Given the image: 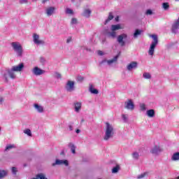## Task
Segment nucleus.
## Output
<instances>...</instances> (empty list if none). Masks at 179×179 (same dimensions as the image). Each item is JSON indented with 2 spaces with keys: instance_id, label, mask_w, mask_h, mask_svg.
<instances>
[{
  "instance_id": "1",
  "label": "nucleus",
  "mask_w": 179,
  "mask_h": 179,
  "mask_svg": "<svg viewBox=\"0 0 179 179\" xmlns=\"http://www.w3.org/2000/svg\"><path fill=\"white\" fill-rule=\"evenodd\" d=\"M106 128L105 131L104 141H108L110 138H113V136L114 135V129L113 128V126L108 122H106Z\"/></svg>"
},
{
  "instance_id": "2",
  "label": "nucleus",
  "mask_w": 179,
  "mask_h": 179,
  "mask_svg": "<svg viewBox=\"0 0 179 179\" xmlns=\"http://www.w3.org/2000/svg\"><path fill=\"white\" fill-rule=\"evenodd\" d=\"M11 45L14 51H15V52L17 54L18 57H22V54H23V48H22V45H20L19 42H13Z\"/></svg>"
},
{
  "instance_id": "3",
  "label": "nucleus",
  "mask_w": 179,
  "mask_h": 179,
  "mask_svg": "<svg viewBox=\"0 0 179 179\" xmlns=\"http://www.w3.org/2000/svg\"><path fill=\"white\" fill-rule=\"evenodd\" d=\"M152 38L154 40L152 43L150 49L148 50L149 55H153L155 54V48H156V46L157 45V43L159 42L157 41V35H152Z\"/></svg>"
},
{
  "instance_id": "4",
  "label": "nucleus",
  "mask_w": 179,
  "mask_h": 179,
  "mask_svg": "<svg viewBox=\"0 0 179 179\" xmlns=\"http://www.w3.org/2000/svg\"><path fill=\"white\" fill-rule=\"evenodd\" d=\"M124 108H127V110H130L131 111L135 108V104L131 99H128L127 101L124 103Z\"/></svg>"
},
{
  "instance_id": "5",
  "label": "nucleus",
  "mask_w": 179,
  "mask_h": 179,
  "mask_svg": "<svg viewBox=\"0 0 179 179\" xmlns=\"http://www.w3.org/2000/svg\"><path fill=\"white\" fill-rule=\"evenodd\" d=\"M128 36L127 34H122L121 35H119L117 36V42L122 47H124L125 45V41H124V38H127Z\"/></svg>"
},
{
  "instance_id": "6",
  "label": "nucleus",
  "mask_w": 179,
  "mask_h": 179,
  "mask_svg": "<svg viewBox=\"0 0 179 179\" xmlns=\"http://www.w3.org/2000/svg\"><path fill=\"white\" fill-rule=\"evenodd\" d=\"M67 92H73L75 90V82L69 80L66 85Z\"/></svg>"
},
{
  "instance_id": "7",
  "label": "nucleus",
  "mask_w": 179,
  "mask_h": 179,
  "mask_svg": "<svg viewBox=\"0 0 179 179\" xmlns=\"http://www.w3.org/2000/svg\"><path fill=\"white\" fill-rule=\"evenodd\" d=\"M34 43L40 45V44H44V41L40 40V36L37 34H33Z\"/></svg>"
},
{
  "instance_id": "8",
  "label": "nucleus",
  "mask_w": 179,
  "mask_h": 179,
  "mask_svg": "<svg viewBox=\"0 0 179 179\" xmlns=\"http://www.w3.org/2000/svg\"><path fill=\"white\" fill-rule=\"evenodd\" d=\"M23 68H24V64L23 63H21L17 66H13L11 69L14 72H20L23 69Z\"/></svg>"
},
{
  "instance_id": "9",
  "label": "nucleus",
  "mask_w": 179,
  "mask_h": 179,
  "mask_svg": "<svg viewBox=\"0 0 179 179\" xmlns=\"http://www.w3.org/2000/svg\"><path fill=\"white\" fill-rule=\"evenodd\" d=\"M33 73H34L36 76H38L40 75H43V73H44V71L39 69L38 67L36 66L33 71H32Z\"/></svg>"
},
{
  "instance_id": "10",
  "label": "nucleus",
  "mask_w": 179,
  "mask_h": 179,
  "mask_svg": "<svg viewBox=\"0 0 179 179\" xmlns=\"http://www.w3.org/2000/svg\"><path fill=\"white\" fill-rule=\"evenodd\" d=\"M138 66V62H132L127 66L128 71H132V69H135V68H137Z\"/></svg>"
},
{
  "instance_id": "11",
  "label": "nucleus",
  "mask_w": 179,
  "mask_h": 179,
  "mask_svg": "<svg viewBox=\"0 0 179 179\" xmlns=\"http://www.w3.org/2000/svg\"><path fill=\"white\" fill-rule=\"evenodd\" d=\"M159 152H161L160 150V147L155 145L151 150H150V153H152V155H157V153H159Z\"/></svg>"
},
{
  "instance_id": "12",
  "label": "nucleus",
  "mask_w": 179,
  "mask_h": 179,
  "mask_svg": "<svg viewBox=\"0 0 179 179\" xmlns=\"http://www.w3.org/2000/svg\"><path fill=\"white\" fill-rule=\"evenodd\" d=\"M55 10V7H49L46 9V13L48 15V16H51V15H52L54 13Z\"/></svg>"
},
{
  "instance_id": "13",
  "label": "nucleus",
  "mask_w": 179,
  "mask_h": 179,
  "mask_svg": "<svg viewBox=\"0 0 179 179\" xmlns=\"http://www.w3.org/2000/svg\"><path fill=\"white\" fill-rule=\"evenodd\" d=\"M92 14V11L89 9H85L84 12L82 13V15L84 17H90V15Z\"/></svg>"
},
{
  "instance_id": "14",
  "label": "nucleus",
  "mask_w": 179,
  "mask_h": 179,
  "mask_svg": "<svg viewBox=\"0 0 179 179\" xmlns=\"http://www.w3.org/2000/svg\"><path fill=\"white\" fill-rule=\"evenodd\" d=\"M122 27H121L120 24H113L111 25V31H116V30H121Z\"/></svg>"
},
{
  "instance_id": "15",
  "label": "nucleus",
  "mask_w": 179,
  "mask_h": 179,
  "mask_svg": "<svg viewBox=\"0 0 179 179\" xmlns=\"http://www.w3.org/2000/svg\"><path fill=\"white\" fill-rule=\"evenodd\" d=\"M8 74L11 79H16V74H15V71L12 69L8 71Z\"/></svg>"
},
{
  "instance_id": "16",
  "label": "nucleus",
  "mask_w": 179,
  "mask_h": 179,
  "mask_svg": "<svg viewBox=\"0 0 179 179\" xmlns=\"http://www.w3.org/2000/svg\"><path fill=\"white\" fill-rule=\"evenodd\" d=\"M34 106V108H36V110H37V111L38 113H43L44 111V108H43V106H41L37 103H35Z\"/></svg>"
},
{
  "instance_id": "17",
  "label": "nucleus",
  "mask_w": 179,
  "mask_h": 179,
  "mask_svg": "<svg viewBox=\"0 0 179 179\" xmlns=\"http://www.w3.org/2000/svg\"><path fill=\"white\" fill-rule=\"evenodd\" d=\"M74 108L75 110L78 113V111H79V110L82 108V103L76 102V103H74Z\"/></svg>"
},
{
  "instance_id": "18",
  "label": "nucleus",
  "mask_w": 179,
  "mask_h": 179,
  "mask_svg": "<svg viewBox=\"0 0 179 179\" xmlns=\"http://www.w3.org/2000/svg\"><path fill=\"white\" fill-rule=\"evenodd\" d=\"M147 115L150 117V118H153V117H155V110L150 109L147 110Z\"/></svg>"
},
{
  "instance_id": "19",
  "label": "nucleus",
  "mask_w": 179,
  "mask_h": 179,
  "mask_svg": "<svg viewBox=\"0 0 179 179\" xmlns=\"http://www.w3.org/2000/svg\"><path fill=\"white\" fill-rule=\"evenodd\" d=\"M171 160H173V162H177V160H179V152H175L173 153L172 157H171Z\"/></svg>"
},
{
  "instance_id": "20",
  "label": "nucleus",
  "mask_w": 179,
  "mask_h": 179,
  "mask_svg": "<svg viewBox=\"0 0 179 179\" xmlns=\"http://www.w3.org/2000/svg\"><path fill=\"white\" fill-rule=\"evenodd\" d=\"M32 179H48L45 177V175L43 173H39L36 175V178H33Z\"/></svg>"
},
{
  "instance_id": "21",
  "label": "nucleus",
  "mask_w": 179,
  "mask_h": 179,
  "mask_svg": "<svg viewBox=\"0 0 179 179\" xmlns=\"http://www.w3.org/2000/svg\"><path fill=\"white\" fill-rule=\"evenodd\" d=\"M114 19V15H113V13H109V15L108 19L105 21V24H107L110 20H113Z\"/></svg>"
},
{
  "instance_id": "22",
  "label": "nucleus",
  "mask_w": 179,
  "mask_h": 179,
  "mask_svg": "<svg viewBox=\"0 0 179 179\" xmlns=\"http://www.w3.org/2000/svg\"><path fill=\"white\" fill-rule=\"evenodd\" d=\"M90 92L92 93V94H99V91L93 88V86L90 87Z\"/></svg>"
},
{
  "instance_id": "23",
  "label": "nucleus",
  "mask_w": 179,
  "mask_h": 179,
  "mask_svg": "<svg viewBox=\"0 0 179 179\" xmlns=\"http://www.w3.org/2000/svg\"><path fill=\"white\" fill-rule=\"evenodd\" d=\"M148 176H149V173L148 172H144L143 173L138 175L137 178L138 179L145 178V177H148Z\"/></svg>"
},
{
  "instance_id": "24",
  "label": "nucleus",
  "mask_w": 179,
  "mask_h": 179,
  "mask_svg": "<svg viewBox=\"0 0 179 179\" xmlns=\"http://www.w3.org/2000/svg\"><path fill=\"white\" fill-rule=\"evenodd\" d=\"M117 59H118V55H116L113 59L110 60H108V64L110 65V64L115 62Z\"/></svg>"
},
{
  "instance_id": "25",
  "label": "nucleus",
  "mask_w": 179,
  "mask_h": 179,
  "mask_svg": "<svg viewBox=\"0 0 179 179\" xmlns=\"http://www.w3.org/2000/svg\"><path fill=\"white\" fill-rule=\"evenodd\" d=\"M141 33H142V31H141L139 29H136L134 34V38H136V37H138V36L141 35Z\"/></svg>"
},
{
  "instance_id": "26",
  "label": "nucleus",
  "mask_w": 179,
  "mask_h": 179,
  "mask_svg": "<svg viewBox=\"0 0 179 179\" xmlns=\"http://www.w3.org/2000/svg\"><path fill=\"white\" fill-rule=\"evenodd\" d=\"M6 174H8V173L6 171H0V179L6 177Z\"/></svg>"
},
{
  "instance_id": "27",
  "label": "nucleus",
  "mask_w": 179,
  "mask_h": 179,
  "mask_svg": "<svg viewBox=\"0 0 179 179\" xmlns=\"http://www.w3.org/2000/svg\"><path fill=\"white\" fill-rule=\"evenodd\" d=\"M70 148H71V150L72 153H73V155H75V153H76V148L75 147V145L73 144H71Z\"/></svg>"
},
{
  "instance_id": "28",
  "label": "nucleus",
  "mask_w": 179,
  "mask_h": 179,
  "mask_svg": "<svg viewBox=\"0 0 179 179\" xmlns=\"http://www.w3.org/2000/svg\"><path fill=\"white\" fill-rule=\"evenodd\" d=\"M57 164H58V165L63 164V160L56 159L55 163H53L52 164V166H57Z\"/></svg>"
},
{
  "instance_id": "29",
  "label": "nucleus",
  "mask_w": 179,
  "mask_h": 179,
  "mask_svg": "<svg viewBox=\"0 0 179 179\" xmlns=\"http://www.w3.org/2000/svg\"><path fill=\"white\" fill-rule=\"evenodd\" d=\"M117 171H120V165H117L112 169V173H115Z\"/></svg>"
},
{
  "instance_id": "30",
  "label": "nucleus",
  "mask_w": 179,
  "mask_h": 179,
  "mask_svg": "<svg viewBox=\"0 0 179 179\" xmlns=\"http://www.w3.org/2000/svg\"><path fill=\"white\" fill-rule=\"evenodd\" d=\"M143 76L145 78V79H150L152 78V76H150V73H144Z\"/></svg>"
},
{
  "instance_id": "31",
  "label": "nucleus",
  "mask_w": 179,
  "mask_h": 179,
  "mask_svg": "<svg viewBox=\"0 0 179 179\" xmlns=\"http://www.w3.org/2000/svg\"><path fill=\"white\" fill-rule=\"evenodd\" d=\"M162 7L164 8V10H167L169 8H170V5L169 3H163Z\"/></svg>"
},
{
  "instance_id": "32",
  "label": "nucleus",
  "mask_w": 179,
  "mask_h": 179,
  "mask_svg": "<svg viewBox=\"0 0 179 179\" xmlns=\"http://www.w3.org/2000/svg\"><path fill=\"white\" fill-rule=\"evenodd\" d=\"M24 134H26L28 136H31V130H30V129H27L24 130Z\"/></svg>"
},
{
  "instance_id": "33",
  "label": "nucleus",
  "mask_w": 179,
  "mask_h": 179,
  "mask_svg": "<svg viewBox=\"0 0 179 179\" xmlns=\"http://www.w3.org/2000/svg\"><path fill=\"white\" fill-rule=\"evenodd\" d=\"M109 36H110V37H113V38H115V37H117V33L115 32V31H112L109 33Z\"/></svg>"
},
{
  "instance_id": "34",
  "label": "nucleus",
  "mask_w": 179,
  "mask_h": 179,
  "mask_svg": "<svg viewBox=\"0 0 179 179\" xmlns=\"http://www.w3.org/2000/svg\"><path fill=\"white\" fill-rule=\"evenodd\" d=\"M66 13H67V15H73V10H72L71 8H66Z\"/></svg>"
},
{
  "instance_id": "35",
  "label": "nucleus",
  "mask_w": 179,
  "mask_h": 179,
  "mask_svg": "<svg viewBox=\"0 0 179 179\" xmlns=\"http://www.w3.org/2000/svg\"><path fill=\"white\" fill-rule=\"evenodd\" d=\"M14 148H16L15 145H8L6 147V150H10V149H14Z\"/></svg>"
},
{
  "instance_id": "36",
  "label": "nucleus",
  "mask_w": 179,
  "mask_h": 179,
  "mask_svg": "<svg viewBox=\"0 0 179 179\" xmlns=\"http://www.w3.org/2000/svg\"><path fill=\"white\" fill-rule=\"evenodd\" d=\"M132 156H133V159H139V154L138 152H134L132 154Z\"/></svg>"
},
{
  "instance_id": "37",
  "label": "nucleus",
  "mask_w": 179,
  "mask_h": 179,
  "mask_svg": "<svg viewBox=\"0 0 179 179\" xmlns=\"http://www.w3.org/2000/svg\"><path fill=\"white\" fill-rule=\"evenodd\" d=\"M85 80V78L82 77L81 76H78L77 77V82H83Z\"/></svg>"
},
{
  "instance_id": "38",
  "label": "nucleus",
  "mask_w": 179,
  "mask_h": 179,
  "mask_svg": "<svg viewBox=\"0 0 179 179\" xmlns=\"http://www.w3.org/2000/svg\"><path fill=\"white\" fill-rule=\"evenodd\" d=\"M78 23V20L76 18L71 19V24H76Z\"/></svg>"
},
{
  "instance_id": "39",
  "label": "nucleus",
  "mask_w": 179,
  "mask_h": 179,
  "mask_svg": "<svg viewBox=\"0 0 179 179\" xmlns=\"http://www.w3.org/2000/svg\"><path fill=\"white\" fill-rule=\"evenodd\" d=\"M12 173L13 174H16V173H17V169H16V167H12Z\"/></svg>"
},
{
  "instance_id": "40",
  "label": "nucleus",
  "mask_w": 179,
  "mask_h": 179,
  "mask_svg": "<svg viewBox=\"0 0 179 179\" xmlns=\"http://www.w3.org/2000/svg\"><path fill=\"white\" fill-rule=\"evenodd\" d=\"M140 107H141V110H142L143 111H145V110H146V106H145V104H141V106H140Z\"/></svg>"
},
{
  "instance_id": "41",
  "label": "nucleus",
  "mask_w": 179,
  "mask_h": 179,
  "mask_svg": "<svg viewBox=\"0 0 179 179\" xmlns=\"http://www.w3.org/2000/svg\"><path fill=\"white\" fill-rule=\"evenodd\" d=\"M146 15H153L152 10H147Z\"/></svg>"
},
{
  "instance_id": "42",
  "label": "nucleus",
  "mask_w": 179,
  "mask_h": 179,
  "mask_svg": "<svg viewBox=\"0 0 179 179\" xmlns=\"http://www.w3.org/2000/svg\"><path fill=\"white\" fill-rule=\"evenodd\" d=\"M122 120H124V121H127V120H128V117H127L126 115H122Z\"/></svg>"
},
{
  "instance_id": "43",
  "label": "nucleus",
  "mask_w": 179,
  "mask_h": 179,
  "mask_svg": "<svg viewBox=\"0 0 179 179\" xmlns=\"http://www.w3.org/2000/svg\"><path fill=\"white\" fill-rule=\"evenodd\" d=\"M20 3H21V4L27 3V0H20Z\"/></svg>"
},
{
  "instance_id": "44",
  "label": "nucleus",
  "mask_w": 179,
  "mask_h": 179,
  "mask_svg": "<svg viewBox=\"0 0 179 179\" xmlns=\"http://www.w3.org/2000/svg\"><path fill=\"white\" fill-rule=\"evenodd\" d=\"M98 55H104V53H103V51L99 50L98 51Z\"/></svg>"
},
{
  "instance_id": "45",
  "label": "nucleus",
  "mask_w": 179,
  "mask_h": 179,
  "mask_svg": "<svg viewBox=\"0 0 179 179\" xmlns=\"http://www.w3.org/2000/svg\"><path fill=\"white\" fill-rule=\"evenodd\" d=\"M4 79H5L6 82H8L9 80L8 79V75L4 74Z\"/></svg>"
},
{
  "instance_id": "46",
  "label": "nucleus",
  "mask_w": 179,
  "mask_h": 179,
  "mask_svg": "<svg viewBox=\"0 0 179 179\" xmlns=\"http://www.w3.org/2000/svg\"><path fill=\"white\" fill-rule=\"evenodd\" d=\"M63 164H65V166H68V164H69L68 160L63 161Z\"/></svg>"
},
{
  "instance_id": "47",
  "label": "nucleus",
  "mask_w": 179,
  "mask_h": 179,
  "mask_svg": "<svg viewBox=\"0 0 179 179\" xmlns=\"http://www.w3.org/2000/svg\"><path fill=\"white\" fill-rule=\"evenodd\" d=\"M72 41V38L71 37H69L67 41H66V43H71Z\"/></svg>"
},
{
  "instance_id": "48",
  "label": "nucleus",
  "mask_w": 179,
  "mask_h": 179,
  "mask_svg": "<svg viewBox=\"0 0 179 179\" xmlns=\"http://www.w3.org/2000/svg\"><path fill=\"white\" fill-rule=\"evenodd\" d=\"M69 128L70 131H72V130L73 129V128L72 127L71 125H70V126L69 127Z\"/></svg>"
},
{
  "instance_id": "49",
  "label": "nucleus",
  "mask_w": 179,
  "mask_h": 179,
  "mask_svg": "<svg viewBox=\"0 0 179 179\" xmlns=\"http://www.w3.org/2000/svg\"><path fill=\"white\" fill-rule=\"evenodd\" d=\"M76 134H79L80 132V129H78L76 131Z\"/></svg>"
},
{
  "instance_id": "50",
  "label": "nucleus",
  "mask_w": 179,
  "mask_h": 179,
  "mask_svg": "<svg viewBox=\"0 0 179 179\" xmlns=\"http://www.w3.org/2000/svg\"><path fill=\"white\" fill-rule=\"evenodd\" d=\"M57 78H61V74L57 73Z\"/></svg>"
},
{
  "instance_id": "51",
  "label": "nucleus",
  "mask_w": 179,
  "mask_h": 179,
  "mask_svg": "<svg viewBox=\"0 0 179 179\" xmlns=\"http://www.w3.org/2000/svg\"><path fill=\"white\" fill-rule=\"evenodd\" d=\"M118 19H119L118 17H116L115 18V20H116V22H118Z\"/></svg>"
},
{
  "instance_id": "52",
  "label": "nucleus",
  "mask_w": 179,
  "mask_h": 179,
  "mask_svg": "<svg viewBox=\"0 0 179 179\" xmlns=\"http://www.w3.org/2000/svg\"><path fill=\"white\" fill-rule=\"evenodd\" d=\"M2 101H3V99L0 98V103H2Z\"/></svg>"
},
{
  "instance_id": "53",
  "label": "nucleus",
  "mask_w": 179,
  "mask_h": 179,
  "mask_svg": "<svg viewBox=\"0 0 179 179\" xmlns=\"http://www.w3.org/2000/svg\"><path fill=\"white\" fill-rule=\"evenodd\" d=\"M176 179H179V176H178V177L176 178Z\"/></svg>"
},
{
  "instance_id": "54",
  "label": "nucleus",
  "mask_w": 179,
  "mask_h": 179,
  "mask_svg": "<svg viewBox=\"0 0 179 179\" xmlns=\"http://www.w3.org/2000/svg\"><path fill=\"white\" fill-rule=\"evenodd\" d=\"M0 131H1V127H0Z\"/></svg>"
}]
</instances>
